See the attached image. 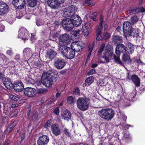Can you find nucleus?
<instances>
[{
  "mask_svg": "<svg viewBox=\"0 0 145 145\" xmlns=\"http://www.w3.org/2000/svg\"><path fill=\"white\" fill-rule=\"evenodd\" d=\"M23 54L25 57H29L31 54V50L29 48H26L23 50Z\"/></svg>",
  "mask_w": 145,
  "mask_h": 145,
  "instance_id": "nucleus-33",
  "label": "nucleus"
},
{
  "mask_svg": "<svg viewBox=\"0 0 145 145\" xmlns=\"http://www.w3.org/2000/svg\"><path fill=\"white\" fill-rule=\"evenodd\" d=\"M90 18L95 21H97V17L96 16H91L90 17Z\"/></svg>",
  "mask_w": 145,
  "mask_h": 145,
  "instance_id": "nucleus-64",
  "label": "nucleus"
},
{
  "mask_svg": "<svg viewBox=\"0 0 145 145\" xmlns=\"http://www.w3.org/2000/svg\"><path fill=\"white\" fill-rule=\"evenodd\" d=\"M52 132L55 135L58 136L61 134V131L58 126L55 125H52L51 127Z\"/></svg>",
  "mask_w": 145,
  "mask_h": 145,
  "instance_id": "nucleus-24",
  "label": "nucleus"
},
{
  "mask_svg": "<svg viewBox=\"0 0 145 145\" xmlns=\"http://www.w3.org/2000/svg\"><path fill=\"white\" fill-rule=\"evenodd\" d=\"M5 76L4 73L3 72L0 71V80H4L5 79Z\"/></svg>",
  "mask_w": 145,
  "mask_h": 145,
  "instance_id": "nucleus-53",
  "label": "nucleus"
},
{
  "mask_svg": "<svg viewBox=\"0 0 145 145\" xmlns=\"http://www.w3.org/2000/svg\"><path fill=\"white\" fill-rule=\"evenodd\" d=\"M96 73V71L95 69H92L88 73V75H89L93 74Z\"/></svg>",
  "mask_w": 145,
  "mask_h": 145,
  "instance_id": "nucleus-54",
  "label": "nucleus"
},
{
  "mask_svg": "<svg viewBox=\"0 0 145 145\" xmlns=\"http://www.w3.org/2000/svg\"><path fill=\"white\" fill-rule=\"evenodd\" d=\"M126 48L123 44H117L115 48V53L116 55H120L122 53H125Z\"/></svg>",
  "mask_w": 145,
  "mask_h": 145,
  "instance_id": "nucleus-17",
  "label": "nucleus"
},
{
  "mask_svg": "<svg viewBox=\"0 0 145 145\" xmlns=\"http://www.w3.org/2000/svg\"><path fill=\"white\" fill-rule=\"evenodd\" d=\"M123 33L126 34L132 28L131 23L129 22H125L123 24Z\"/></svg>",
  "mask_w": 145,
  "mask_h": 145,
  "instance_id": "nucleus-20",
  "label": "nucleus"
},
{
  "mask_svg": "<svg viewBox=\"0 0 145 145\" xmlns=\"http://www.w3.org/2000/svg\"><path fill=\"white\" fill-rule=\"evenodd\" d=\"M26 83L28 84H33L34 82V80L29 77H27L25 78Z\"/></svg>",
  "mask_w": 145,
  "mask_h": 145,
  "instance_id": "nucleus-42",
  "label": "nucleus"
},
{
  "mask_svg": "<svg viewBox=\"0 0 145 145\" xmlns=\"http://www.w3.org/2000/svg\"><path fill=\"white\" fill-rule=\"evenodd\" d=\"M71 23L73 25V27L75 26L77 27L81 23V20L80 17L77 15H74L70 18Z\"/></svg>",
  "mask_w": 145,
  "mask_h": 145,
  "instance_id": "nucleus-12",
  "label": "nucleus"
},
{
  "mask_svg": "<svg viewBox=\"0 0 145 145\" xmlns=\"http://www.w3.org/2000/svg\"><path fill=\"white\" fill-rule=\"evenodd\" d=\"M71 113L69 110H65L64 111L61 115L62 118L67 120L71 119Z\"/></svg>",
  "mask_w": 145,
  "mask_h": 145,
  "instance_id": "nucleus-25",
  "label": "nucleus"
},
{
  "mask_svg": "<svg viewBox=\"0 0 145 145\" xmlns=\"http://www.w3.org/2000/svg\"><path fill=\"white\" fill-rule=\"evenodd\" d=\"M105 46V44L103 43L101 45L99 50L98 52L97 55L99 56L100 55V54L103 52Z\"/></svg>",
  "mask_w": 145,
  "mask_h": 145,
  "instance_id": "nucleus-43",
  "label": "nucleus"
},
{
  "mask_svg": "<svg viewBox=\"0 0 145 145\" xmlns=\"http://www.w3.org/2000/svg\"><path fill=\"white\" fill-rule=\"evenodd\" d=\"M139 10L138 9L135 8L129 10V12L131 15L135 14L136 13L139 12Z\"/></svg>",
  "mask_w": 145,
  "mask_h": 145,
  "instance_id": "nucleus-44",
  "label": "nucleus"
},
{
  "mask_svg": "<svg viewBox=\"0 0 145 145\" xmlns=\"http://www.w3.org/2000/svg\"><path fill=\"white\" fill-rule=\"evenodd\" d=\"M38 117V113L37 112H35L33 113L32 116V118L33 120L37 119Z\"/></svg>",
  "mask_w": 145,
  "mask_h": 145,
  "instance_id": "nucleus-56",
  "label": "nucleus"
},
{
  "mask_svg": "<svg viewBox=\"0 0 145 145\" xmlns=\"http://www.w3.org/2000/svg\"><path fill=\"white\" fill-rule=\"evenodd\" d=\"M47 3L48 5L52 9H57L60 7L59 4L54 0H48Z\"/></svg>",
  "mask_w": 145,
  "mask_h": 145,
  "instance_id": "nucleus-22",
  "label": "nucleus"
},
{
  "mask_svg": "<svg viewBox=\"0 0 145 145\" xmlns=\"http://www.w3.org/2000/svg\"><path fill=\"white\" fill-rule=\"evenodd\" d=\"M111 34L109 33L105 32L103 33V38L105 40L108 39L110 36Z\"/></svg>",
  "mask_w": 145,
  "mask_h": 145,
  "instance_id": "nucleus-46",
  "label": "nucleus"
},
{
  "mask_svg": "<svg viewBox=\"0 0 145 145\" xmlns=\"http://www.w3.org/2000/svg\"><path fill=\"white\" fill-rule=\"evenodd\" d=\"M57 55L56 52L52 50H50L47 53L46 57L49 59H52Z\"/></svg>",
  "mask_w": 145,
  "mask_h": 145,
  "instance_id": "nucleus-27",
  "label": "nucleus"
},
{
  "mask_svg": "<svg viewBox=\"0 0 145 145\" xmlns=\"http://www.w3.org/2000/svg\"><path fill=\"white\" fill-rule=\"evenodd\" d=\"M49 141V138L46 135H43L39 137L37 140V145H47Z\"/></svg>",
  "mask_w": 145,
  "mask_h": 145,
  "instance_id": "nucleus-14",
  "label": "nucleus"
},
{
  "mask_svg": "<svg viewBox=\"0 0 145 145\" xmlns=\"http://www.w3.org/2000/svg\"><path fill=\"white\" fill-rule=\"evenodd\" d=\"M122 59L123 62L127 63H130L131 61L129 56L128 55V54H126L125 53H123Z\"/></svg>",
  "mask_w": 145,
  "mask_h": 145,
  "instance_id": "nucleus-28",
  "label": "nucleus"
},
{
  "mask_svg": "<svg viewBox=\"0 0 145 145\" xmlns=\"http://www.w3.org/2000/svg\"><path fill=\"white\" fill-rule=\"evenodd\" d=\"M136 93L135 91L134 90L128 95V100L129 101H135L136 99Z\"/></svg>",
  "mask_w": 145,
  "mask_h": 145,
  "instance_id": "nucleus-30",
  "label": "nucleus"
},
{
  "mask_svg": "<svg viewBox=\"0 0 145 145\" xmlns=\"http://www.w3.org/2000/svg\"><path fill=\"white\" fill-rule=\"evenodd\" d=\"M101 33H96V39L97 40H100L103 39V38L101 35Z\"/></svg>",
  "mask_w": 145,
  "mask_h": 145,
  "instance_id": "nucleus-48",
  "label": "nucleus"
},
{
  "mask_svg": "<svg viewBox=\"0 0 145 145\" xmlns=\"http://www.w3.org/2000/svg\"><path fill=\"white\" fill-rule=\"evenodd\" d=\"M59 108L57 107L54 110V112L57 115H58L59 113Z\"/></svg>",
  "mask_w": 145,
  "mask_h": 145,
  "instance_id": "nucleus-59",
  "label": "nucleus"
},
{
  "mask_svg": "<svg viewBox=\"0 0 145 145\" xmlns=\"http://www.w3.org/2000/svg\"><path fill=\"white\" fill-rule=\"evenodd\" d=\"M71 48L74 51H81L84 47L80 41H77L72 42L71 46Z\"/></svg>",
  "mask_w": 145,
  "mask_h": 145,
  "instance_id": "nucleus-10",
  "label": "nucleus"
},
{
  "mask_svg": "<svg viewBox=\"0 0 145 145\" xmlns=\"http://www.w3.org/2000/svg\"><path fill=\"white\" fill-rule=\"evenodd\" d=\"M52 122V120H48L46 122V124L44 126L45 128L48 129L50 126V124Z\"/></svg>",
  "mask_w": 145,
  "mask_h": 145,
  "instance_id": "nucleus-50",
  "label": "nucleus"
},
{
  "mask_svg": "<svg viewBox=\"0 0 145 145\" xmlns=\"http://www.w3.org/2000/svg\"><path fill=\"white\" fill-rule=\"evenodd\" d=\"M77 8L75 6L72 5L66 8L63 10V16L67 17L74 15L76 11Z\"/></svg>",
  "mask_w": 145,
  "mask_h": 145,
  "instance_id": "nucleus-5",
  "label": "nucleus"
},
{
  "mask_svg": "<svg viewBox=\"0 0 145 145\" xmlns=\"http://www.w3.org/2000/svg\"><path fill=\"white\" fill-rule=\"evenodd\" d=\"M13 88L15 90L18 92L22 91L24 88V85L22 82L20 81L15 82L14 84Z\"/></svg>",
  "mask_w": 145,
  "mask_h": 145,
  "instance_id": "nucleus-19",
  "label": "nucleus"
},
{
  "mask_svg": "<svg viewBox=\"0 0 145 145\" xmlns=\"http://www.w3.org/2000/svg\"><path fill=\"white\" fill-rule=\"evenodd\" d=\"M120 55H114L113 57L114 59V62L120 64L121 65L124 66L123 63L122 62L120 59Z\"/></svg>",
  "mask_w": 145,
  "mask_h": 145,
  "instance_id": "nucleus-35",
  "label": "nucleus"
},
{
  "mask_svg": "<svg viewBox=\"0 0 145 145\" xmlns=\"http://www.w3.org/2000/svg\"><path fill=\"white\" fill-rule=\"evenodd\" d=\"M91 27V24L89 22L84 23L82 29V34L85 37L87 36L89 33Z\"/></svg>",
  "mask_w": 145,
  "mask_h": 145,
  "instance_id": "nucleus-8",
  "label": "nucleus"
},
{
  "mask_svg": "<svg viewBox=\"0 0 145 145\" xmlns=\"http://www.w3.org/2000/svg\"><path fill=\"white\" fill-rule=\"evenodd\" d=\"M129 36H132L133 37H137L139 35V32L134 29H131L126 34Z\"/></svg>",
  "mask_w": 145,
  "mask_h": 145,
  "instance_id": "nucleus-26",
  "label": "nucleus"
},
{
  "mask_svg": "<svg viewBox=\"0 0 145 145\" xmlns=\"http://www.w3.org/2000/svg\"><path fill=\"white\" fill-rule=\"evenodd\" d=\"M28 35L27 33V30L24 28L20 29L18 32V38H20L24 40L28 39Z\"/></svg>",
  "mask_w": 145,
  "mask_h": 145,
  "instance_id": "nucleus-16",
  "label": "nucleus"
},
{
  "mask_svg": "<svg viewBox=\"0 0 145 145\" xmlns=\"http://www.w3.org/2000/svg\"><path fill=\"white\" fill-rule=\"evenodd\" d=\"M8 19L7 20L8 22L10 24L12 23L14 20L13 18L12 17H8Z\"/></svg>",
  "mask_w": 145,
  "mask_h": 145,
  "instance_id": "nucleus-63",
  "label": "nucleus"
},
{
  "mask_svg": "<svg viewBox=\"0 0 145 145\" xmlns=\"http://www.w3.org/2000/svg\"><path fill=\"white\" fill-rule=\"evenodd\" d=\"M24 93L26 96L32 97L35 96L36 94V91L33 88L27 87L24 89Z\"/></svg>",
  "mask_w": 145,
  "mask_h": 145,
  "instance_id": "nucleus-9",
  "label": "nucleus"
},
{
  "mask_svg": "<svg viewBox=\"0 0 145 145\" xmlns=\"http://www.w3.org/2000/svg\"><path fill=\"white\" fill-rule=\"evenodd\" d=\"M134 50V47L133 45L130 44L128 45L127 50L126 49L125 53L129 54H131Z\"/></svg>",
  "mask_w": 145,
  "mask_h": 145,
  "instance_id": "nucleus-34",
  "label": "nucleus"
},
{
  "mask_svg": "<svg viewBox=\"0 0 145 145\" xmlns=\"http://www.w3.org/2000/svg\"><path fill=\"white\" fill-rule=\"evenodd\" d=\"M69 41V35L66 34H64L61 35L59 38V45L65 46L68 44Z\"/></svg>",
  "mask_w": 145,
  "mask_h": 145,
  "instance_id": "nucleus-11",
  "label": "nucleus"
},
{
  "mask_svg": "<svg viewBox=\"0 0 145 145\" xmlns=\"http://www.w3.org/2000/svg\"><path fill=\"white\" fill-rule=\"evenodd\" d=\"M94 46V44H93L91 45H89L88 46V52H89L88 55L87 57L86 61L89 60L90 58L91 53L92 51L93 48Z\"/></svg>",
  "mask_w": 145,
  "mask_h": 145,
  "instance_id": "nucleus-36",
  "label": "nucleus"
},
{
  "mask_svg": "<svg viewBox=\"0 0 145 145\" xmlns=\"http://www.w3.org/2000/svg\"><path fill=\"white\" fill-rule=\"evenodd\" d=\"M65 65V61L63 59H56L54 62V66L57 69H63Z\"/></svg>",
  "mask_w": 145,
  "mask_h": 145,
  "instance_id": "nucleus-7",
  "label": "nucleus"
},
{
  "mask_svg": "<svg viewBox=\"0 0 145 145\" xmlns=\"http://www.w3.org/2000/svg\"><path fill=\"white\" fill-rule=\"evenodd\" d=\"M131 22L134 24L136 23L138 20V18L137 16H132L130 19Z\"/></svg>",
  "mask_w": 145,
  "mask_h": 145,
  "instance_id": "nucleus-39",
  "label": "nucleus"
},
{
  "mask_svg": "<svg viewBox=\"0 0 145 145\" xmlns=\"http://www.w3.org/2000/svg\"><path fill=\"white\" fill-rule=\"evenodd\" d=\"M7 54L11 56L13 54L12 51L11 50H7L6 52Z\"/></svg>",
  "mask_w": 145,
  "mask_h": 145,
  "instance_id": "nucleus-62",
  "label": "nucleus"
},
{
  "mask_svg": "<svg viewBox=\"0 0 145 145\" xmlns=\"http://www.w3.org/2000/svg\"><path fill=\"white\" fill-rule=\"evenodd\" d=\"M58 79L57 74H52L50 73L45 72L41 77V82L46 87H49L55 82Z\"/></svg>",
  "mask_w": 145,
  "mask_h": 145,
  "instance_id": "nucleus-1",
  "label": "nucleus"
},
{
  "mask_svg": "<svg viewBox=\"0 0 145 145\" xmlns=\"http://www.w3.org/2000/svg\"><path fill=\"white\" fill-rule=\"evenodd\" d=\"M12 4L16 8L21 9L24 7L25 3V0H13Z\"/></svg>",
  "mask_w": 145,
  "mask_h": 145,
  "instance_id": "nucleus-18",
  "label": "nucleus"
},
{
  "mask_svg": "<svg viewBox=\"0 0 145 145\" xmlns=\"http://www.w3.org/2000/svg\"><path fill=\"white\" fill-rule=\"evenodd\" d=\"M80 30H75L74 31L73 35L75 37H76L77 38H79L80 35Z\"/></svg>",
  "mask_w": 145,
  "mask_h": 145,
  "instance_id": "nucleus-49",
  "label": "nucleus"
},
{
  "mask_svg": "<svg viewBox=\"0 0 145 145\" xmlns=\"http://www.w3.org/2000/svg\"><path fill=\"white\" fill-rule=\"evenodd\" d=\"M67 101L69 104H73L74 103V99L72 96L69 97L67 99Z\"/></svg>",
  "mask_w": 145,
  "mask_h": 145,
  "instance_id": "nucleus-41",
  "label": "nucleus"
},
{
  "mask_svg": "<svg viewBox=\"0 0 145 145\" xmlns=\"http://www.w3.org/2000/svg\"><path fill=\"white\" fill-rule=\"evenodd\" d=\"M48 90L45 88H40L37 90V93L39 94H41L46 93Z\"/></svg>",
  "mask_w": 145,
  "mask_h": 145,
  "instance_id": "nucleus-38",
  "label": "nucleus"
},
{
  "mask_svg": "<svg viewBox=\"0 0 145 145\" xmlns=\"http://www.w3.org/2000/svg\"><path fill=\"white\" fill-rule=\"evenodd\" d=\"M122 37L117 35L113 36L112 38V41L115 43H120L122 42Z\"/></svg>",
  "mask_w": 145,
  "mask_h": 145,
  "instance_id": "nucleus-31",
  "label": "nucleus"
},
{
  "mask_svg": "<svg viewBox=\"0 0 145 145\" xmlns=\"http://www.w3.org/2000/svg\"><path fill=\"white\" fill-rule=\"evenodd\" d=\"M15 125L16 124H15L14 123H12L9 127L7 128V131L9 133L10 132L13 130V129Z\"/></svg>",
  "mask_w": 145,
  "mask_h": 145,
  "instance_id": "nucleus-40",
  "label": "nucleus"
},
{
  "mask_svg": "<svg viewBox=\"0 0 145 145\" xmlns=\"http://www.w3.org/2000/svg\"><path fill=\"white\" fill-rule=\"evenodd\" d=\"M47 3L48 5L52 9H57L60 7L59 4L54 0H48Z\"/></svg>",
  "mask_w": 145,
  "mask_h": 145,
  "instance_id": "nucleus-23",
  "label": "nucleus"
},
{
  "mask_svg": "<svg viewBox=\"0 0 145 145\" xmlns=\"http://www.w3.org/2000/svg\"><path fill=\"white\" fill-rule=\"evenodd\" d=\"M5 86L8 89H10L13 87L14 84L10 82L6 84Z\"/></svg>",
  "mask_w": 145,
  "mask_h": 145,
  "instance_id": "nucleus-47",
  "label": "nucleus"
},
{
  "mask_svg": "<svg viewBox=\"0 0 145 145\" xmlns=\"http://www.w3.org/2000/svg\"><path fill=\"white\" fill-rule=\"evenodd\" d=\"M103 27V25H98L96 30V33H101V30Z\"/></svg>",
  "mask_w": 145,
  "mask_h": 145,
  "instance_id": "nucleus-52",
  "label": "nucleus"
},
{
  "mask_svg": "<svg viewBox=\"0 0 145 145\" xmlns=\"http://www.w3.org/2000/svg\"><path fill=\"white\" fill-rule=\"evenodd\" d=\"M9 9V7L3 1L0 2V15L3 16L7 14Z\"/></svg>",
  "mask_w": 145,
  "mask_h": 145,
  "instance_id": "nucleus-13",
  "label": "nucleus"
},
{
  "mask_svg": "<svg viewBox=\"0 0 145 145\" xmlns=\"http://www.w3.org/2000/svg\"><path fill=\"white\" fill-rule=\"evenodd\" d=\"M10 98L11 99L14 100L15 101H16L18 100V97H16V96L14 95H11L10 96Z\"/></svg>",
  "mask_w": 145,
  "mask_h": 145,
  "instance_id": "nucleus-58",
  "label": "nucleus"
},
{
  "mask_svg": "<svg viewBox=\"0 0 145 145\" xmlns=\"http://www.w3.org/2000/svg\"><path fill=\"white\" fill-rule=\"evenodd\" d=\"M58 36L57 33L55 31H52L50 32V37L53 38H55Z\"/></svg>",
  "mask_w": 145,
  "mask_h": 145,
  "instance_id": "nucleus-45",
  "label": "nucleus"
},
{
  "mask_svg": "<svg viewBox=\"0 0 145 145\" xmlns=\"http://www.w3.org/2000/svg\"><path fill=\"white\" fill-rule=\"evenodd\" d=\"M57 50L61 53L64 57L67 59H72L75 56V51L73 49L65 46H59Z\"/></svg>",
  "mask_w": 145,
  "mask_h": 145,
  "instance_id": "nucleus-2",
  "label": "nucleus"
},
{
  "mask_svg": "<svg viewBox=\"0 0 145 145\" xmlns=\"http://www.w3.org/2000/svg\"><path fill=\"white\" fill-rule=\"evenodd\" d=\"M0 63L2 65L7 64L9 62L8 59L4 55H2L0 59Z\"/></svg>",
  "mask_w": 145,
  "mask_h": 145,
  "instance_id": "nucleus-29",
  "label": "nucleus"
},
{
  "mask_svg": "<svg viewBox=\"0 0 145 145\" xmlns=\"http://www.w3.org/2000/svg\"><path fill=\"white\" fill-rule=\"evenodd\" d=\"M91 0H85V3L86 4H88L89 5L93 6L94 5V4L90 2Z\"/></svg>",
  "mask_w": 145,
  "mask_h": 145,
  "instance_id": "nucleus-57",
  "label": "nucleus"
},
{
  "mask_svg": "<svg viewBox=\"0 0 145 145\" xmlns=\"http://www.w3.org/2000/svg\"><path fill=\"white\" fill-rule=\"evenodd\" d=\"M64 133L67 136H69L70 135V133L69 131L66 128H65L64 130L63 131Z\"/></svg>",
  "mask_w": 145,
  "mask_h": 145,
  "instance_id": "nucleus-60",
  "label": "nucleus"
},
{
  "mask_svg": "<svg viewBox=\"0 0 145 145\" xmlns=\"http://www.w3.org/2000/svg\"><path fill=\"white\" fill-rule=\"evenodd\" d=\"M28 2V5L29 7H33L37 5V0L33 1H27Z\"/></svg>",
  "mask_w": 145,
  "mask_h": 145,
  "instance_id": "nucleus-37",
  "label": "nucleus"
},
{
  "mask_svg": "<svg viewBox=\"0 0 145 145\" xmlns=\"http://www.w3.org/2000/svg\"><path fill=\"white\" fill-rule=\"evenodd\" d=\"M77 106L80 110L85 111L87 110L89 106V104L86 99L80 97L76 101Z\"/></svg>",
  "mask_w": 145,
  "mask_h": 145,
  "instance_id": "nucleus-4",
  "label": "nucleus"
},
{
  "mask_svg": "<svg viewBox=\"0 0 145 145\" xmlns=\"http://www.w3.org/2000/svg\"><path fill=\"white\" fill-rule=\"evenodd\" d=\"M127 78V79L130 80H131L136 86L139 87L140 86V80L137 75L133 74L131 76L129 75V73H128Z\"/></svg>",
  "mask_w": 145,
  "mask_h": 145,
  "instance_id": "nucleus-15",
  "label": "nucleus"
},
{
  "mask_svg": "<svg viewBox=\"0 0 145 145\" xmlns=\"http://www.w3.org/2000/svg\"><path fill=\"white\" fill-rule=\"evenodd\" d=\"M103 58L105 60L106 63H108L109 62L110 58L109 57H108L104 54V55L103 56Z\"/></svg>",
  "mask_w": 145,
  "mask_h": 145,
  "instance_id": "nucleus-55",
  "label": "nucleus"
},
{
  "mask_svg": "<svg viewBox=\"0 0 145 145\" xmlns=\"http://www.w3.org/2000/svg\"><path fill=\"white\" fill-rule=\"evenodd\" d=\"M106 48L105 49V52L104 54L110 58V59L113 56V49L109 45H107Z\"/></svg>",
  "mask_w": 145,
  "mask_h": 145,
  "instance_id": "nucleus-21",
  "label": "nucleus"
},
{
  "mask_svg": "<svg viewBox=\"0 0 145 145\" xmlns=\"http://www.w3.org/2000/svg\"><path fill=\"white\" fill-rule=\"evenodd\" d=\"M10 80L9 79H5V80H4L3 81V83L4 84V85L5 86H6V84H7L10 81Z\"/></svg>",
  "mask_w": 145,
  "mask_h": 145,
  "instance_id": "nucleus-61",
  "label": "nucleus"
},
{
  "mask_svg": "<svg viewBox=\"0 0 145 145\" xmlns=\"http://www.w3.org/2000/svg\"><path fill=\"white\" fill-rule=\"evenodd\" d=\"M70 18L63 19L61 23L63 28L67 31H69L73 28V25L72 24Z\"/></svg>",
  "mask_w": 145,
  "mask_h": 145,
  "instance_id": "nucleus-6",
  "label": "nucleus"
},
{
  "mask_svg": "<svg viewBox=\"0 0 145 145\" xmlns=\"http://www.w3.org/2000/svg\"><path fill=\"white\" fill-rule=\"evenodd\" d=\"M94 78L90 76L88 78L85 80V84L86 86H89L93 82Z\"/></svg>",
  "mask_w": 145,
  "mask_h": 145,
  "instance_id": "nucleus-32",
  "label": "nucleus"
},
{
  "mask_svg": "<svg viewBox=\"0 0 145 145\" xmlns=\"http://www.w3.org/2000/svg\"><path fill=\"white\" fill-rule=\"evenodd\" d=\"M98 115L103 119L107 121L111 120L114 115V112L112 109L108 108L102 109L99 111Z\"/></svg>",
  "mask_w": 145,
  "mask_h": 145,
  "instance_id": "nucleus-3",
  "label": "nucleus"
},
{
  "mask_svg": "<svg viewBox=\"0 0 145 145\" xmlns=\"http://www.w3.org/2000/svg\"><path fill=\"white\" fill-rule=\"evenodd\" d=\"M80 90L78 88H76L75 90L73 91V94L75 95L78 96L80 94Z\"/></svg>",
  "mask_w": 145,
  "mask_h": 145,
  "instance_id": "nucleus-51",
  "label": "nucleus"
}]
</instances>
